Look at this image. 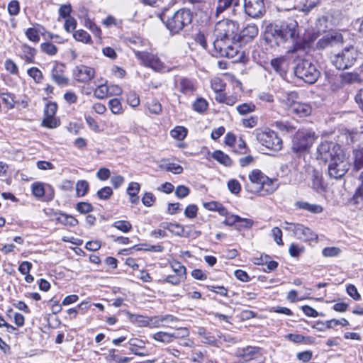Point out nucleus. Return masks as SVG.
Masks as SVG:
<instances>
[{"label": "nucleus", "instance_id": "obj_1", "mask_svg": "<svg viewBox=\"0 0 363 363\" xmlns=\"http://www.w3.org/2000/svg\"><path fill=\"white\" fill-rule=\"evenodd\" d=\"M317 157L325 162L330 161L328 174L330 178L341 179L350 170V157L341 145L333 141L321 142L317 148Z\"/></svg>", "mask_w": 363, "mask_h": 363}, {"label": "nucleus", "instance_id": "obj_2", "mask_svg": "<svg viewBox=\"0 0 363 363\" xmlns=\"http://www.w3.org/2000/svg\"><path fill=\"white\" fill-rule=\"evenodd\" d=\"M240 179L245 182L244 188L250 194L267 196L272 194L277 189V179L270 178L259 169H254L248 174L249 182L244 176Z\"/></svg>", "mask_w": 363, "mask_h": 363}, {"label": "nucleus", "instance_id": "obj_3", "mask_svg": "<svg viewBox=\"0 0 363 363\" xmlns=\"http://www.w3.org/2000/svg\"><path fill=\"white\" fill-rule=\"evenodd\" d=\"M267 40H274L276 45L287 41L297 43L299 37L298 25L295 20L284 21L280 23L269 24L266 31Z\"/></svg>", "mask_w": 363, "mask_h": 363}, {"label": "nucleus", "instance_id": "obj_4", "mask_svg": "<svg viewBox=\"0 0 363 363\" xmlns=\"http://www.w3.org/2000/svg\"><path fill=\"white\" fill-rule=\"evenodd\" d=\"M238 30L239 26L235 21L229 19L218 21L214 28L215 40L213 46H219L222 43L237 40Z\"/></svg>", "mask_w": 363, "mask_h": 363}, {"label": "nucleus", "instance_id": "obj_5", "mask_svg": "<svg viewBox=\"0 0 363 363\" xmlns=\"http://www.w3.org/2000/svg\"><path fill=\"white\" fill-rule=\"evenodd\" d=\"M315 139V133L312 130L298 129L292 137V152L298 157L303 156L309 152Z\"/></svg>", "mask_w": 363, "mask_h": 363}, {"label": "nucleus", "instance_id": "obj_6", "mask_svg": "<svg viewBox=\"0 0 363 363\" xmlns=\"http://www.w3.org/2000/svg\"><path fill=\"white\" fill-rule=\"evenodd\" d=\"M211 87L215 92V99L218 104L233 106L239 101L240 96L237 93L228 94L225 92L226 83L220 77H213L211 80Z\"/></svg>", "mask_w": 363, "mask_h": 363}, {"label": "nucleus", "instance_id": "obj_7", "mask_svg": "<svg viewBox=\"0 0 363 363\" xmlns=\"http://www.w3.org/2000/svg\"><path fill=\"white\" fill-rule=\"evenodd\" d=\"M298 94L297 91H289L284 99L285 104L291 112L298 118H305L311 116L313 108L309 103L298 101Z\"/></svg>", "mask_w": 363, "mask_h": 363}, {"label": "nucleus", "instance_id": "obj_8", "mask_svg": "<svg viewBox=\"0 0 363 363\" xmlns=\"http://www.w3.org/2000/svg\"><path fill=\"white\" fill-rule=\"evenodd\" d=\"M256 138L260 145L273 152H277L283 147L282 139L272 130L257 131Z\"/></svg>", "mask_w": 363, "mask_h": 363}, {"label": "nucleus", "instance_id": "obj_9", "mask_svg": "<svg viewBox=\"0 0 363 363\" xmlns=\"http://www.w3.org/2000/svg\"><path fill=\"white\" fill-rule=\"evenodd\" d=\"M357 50L353 45L345 47L332 59L333 65L340 70L351 67L357 60Z\"/></svg>", "mask_w": 363, "mask_h": 363}, {"label": "nucleus", "instance_id": "obj_10", "mask_svg": "<svg viewBox=\"0 0 363 363\" xmlns=\"http://www.w3.org/2000/svg\"><path fill=\"white\" fill-rule=\"evenodd\" d=\"M295 74L305 82L313 84L317 81L320 72L311 62L304 60L297 64L295 68Z\"/></svg>", "mask_w": 363, "mask_h": 363}, {"label": "nucleus", "instance_id": "obj_11", "mask_svg": "<svg viewBox=\"0 0 363 363\" xmlns=\"http://www.w3.org/2000/svg\"><path fill=\"white\" fill-rule=\"evenodd\" d=\"M57 104L54 101H48L43 110V117L41 121V126L55 129L61 125L60 118L56 116L57 111Z\"/></svg>", "mask_w": 363, "mask_h": 363}, {"label": "nucleus", "instance_id": "obj_12", "mask_svg": "<svg viewBox=\"0 0 363 363\" xmlns=\"http://www.w3.org/2000/svg\"><path fill=\"white\" fill-rule=\"evenodd\" d=\"M134 54L138 60L144 67L160 72L164 69V65L157 55L147 51H135Z\"/></svg>", "mask_w": 363, "mask_h": 363}, {"label": "nucleus", "instance_id": "obj_13", "mask_svg": "<svg viewBox=\"0 0 363 363\" xmlns=\"http://www.w3.org/2000/svg\"><path fill=\"white\" fill-rule=\"evenodd\" d=\"M32 195L37 199L44 202L52 201L55 195V189L49 184L35 182L30 186Z\"/></svg>", "mask_w": 363, "mask_h": 363}, {"label": "nucleus", "instance_id": "obj_14", "mask_svg": "<svg viewBox=\"0 0 363 363\" xmlns=\"http://www.w3.org/2000/svg\"><path fill=\"white\" fill-rule=\"evenodd\" d=\"M96 70L94 67L85 64L76 65L72 69V77L80 84H89L96 77Z\"/></svg>", "mask_w": 363, "mask_h": 363}, {"label": "nucleus", "instance_id": "obj_15", "mask_svg": "<svg viewBox=\"0 0 363 363\" xmlns=\"http://www.w3.org/2000/svg\"><path fill=\"white\" fill-rule=\"evenodd\" d=\"M238 357L245 363H264V350L256 346H247L239 351Z\"/></svg>", "mask_w": 363, "mask_h": 363}, {"label": "nucleus", "instance_id": "obj_16", "mask_svg": "<svg viewBox=\"0 0 363 363\" xmlns=\"http://www.w3.org/2000/svg\"><path fill=\"white\" fill-rule=\"evenodd\" d=\"M272 40H267L266 34L260 42V48L253 52V57L257 62L261 65L269 62L270 56L272 55Z\"/></svg>", "mask_w": 363, "mask_h": 363}, {"label": "nucleus", "instance_id": "obj_17", "mask_svg": "<svg viewBox=\"0 0 363 363\" xmlns=\"http://www.w3.org/2000/svg\"><path fill=\"white\" fill-rule=\"evenodd\" d=\"M16 56L23 62L24 65L36 63L38 50L27 43H21L16 48Z\"/></svg>", "mask_w": 363, "mask_h": 363}, {"label": "nucleus", "instance_id": "obj_18", "mask_svg": "<svg viewBox=\"0 0 363 363\" xmlns=\"http://www.w3.org/2000/svg\"><path fill=\"white\" fill-rule=\"evenodd\" d=\"M265 0H245L244 10L245 13L251 18L262 17L266 12Z\"/></svg>", "mask_w": 363, "mask_h": 363}, {"label": "nucleus", "instance_id": "obj_19", "mask_svg": "<svg viewBox=\"0 0 363 363\" xmlns=\"http://www.w3.org/2000/svg\"><path fill=\"white\" fill-rule=\"evenodd\" d=\"M66 66L61 62H55L50 70L52 80L60 86H67L69 79L65 74Z\"/></svg>", "mask_w": 363, "mask_h": 363}, {"label": "nucleus", "instance_id": "obj_20", "mask_svg": "<svg viewBox=\"0 0 363 363\" xmlns=\"http://www.w3.org/2000/svg\"><path fill=\"white\" fill-rule=\"evenodd\" d=\"M291 230L299 238L303 239L305 242L316 241L318 239V235L310 228L301 223H291Z\"/></svg>", "mask_w": 363, "mask_h": 363}, {"label": "nucleus", "instance_id": "obj_21", "mask_svg": "<svg viewBox=\"0 0 363 363\" xmlns=\"http://www.w3.org/2000/svg\"><path fill=\"white\" fill-rule=\"evenodd\" d=\"M48 215L53 217L52 220L56 224H61L67 228H74L79 224V220L74 216L62 211H55L53 209H50Z\"/></svg>", "mask_w": 363, "mask_h": 363}, {"label": "nucleus", "instance_id": "obj_22", "mask_svg": "<svg viewBox=\"0 0 363 363\" xmlns=\"http://www.w3.org/2000/svg\"><path fill=\"white\" fill-rule=\"evenodd\" d=\"M217 53L221 57H225L233 60V62H238L241 59V53L236 47L229 44V43H222L219 46H214Z\"/></svg>", "mask_w": 363, "mask_h": 363}, {"label": "nucleus", "instance_id": "obj_23", "mask_svg": "<svg viewBox=\"0 0 363 363\" xmlns=\"http://www.w3.org/2000/svg\"><path fill=\"white\" fill-rule=\"evenodd\" d=\"M165 25L171 35L179 34L182 30V11L180 9L176 11L174 14L169 17Z\"/></svg>", "mask_w": 363, "mask_h": 363}, {"label": "nucleus", "instance_id": "obj_24", "mask_svg": "<svg viewBox=\"0 0 363 363\" xmlns=\"http://www.w3.org/2000/svg\"><path fill=\"white\" fill-rule=\"evenodd\" d=\"M45 28L39 23H35L33 27L28 28L25 32V36L30 41L35 44L40 40V36L45 35Z\"/></svg>", "mask_w": 363, "mask_h": 363}, {"label": "nucleus", "instance_id": "obj_25", "mask_svg": "<svg viewBox=\"0 0 363 363\" xmlns=\"http://www.w3.org/2000/svg\"><path fill=\"white\" fill-rule=\"evenodd\" d=\"M258 32V27L255 24H248L240 32L237 40L247 43L257 37Z\"/></svg>", "mask_w": 363, "mask_h": 363}, {"label": "nucleus", "instance_id": "obj_26", "mask_svg": "<svg viewBox=\"0 0 363 363\" xmlns=\"http://www.w3.org/2000/svg\"><path fill=\"white\" fill-rule=\"evenodd\" d=\"M129 350L131 353L139 357H145L149 354L145 347V342L139 338H131L128 341Z\"/></svg>", "mask_w": 363, "mask_h": 363}, {"label": "nucleus", "instance_id": "obj_27", "mask_svg": "<svg viewBox=\"0 0 363 363\" xmlns=\"http://www.w3.org/2000/svg\"><path fill=\"white\" fill-rule=\"evenodd\" d=\"M318 33L313 31H307L304 33L301 42L294 44L293 50L298 51L310 48L311 44L318 38Z\"/></svg>", "mask_w": 363, "mask_h": 363}, {"label": "nucleus", "instance_id": "obj_28", "mask_svg": "<svg viewBox=\"0 0 363 363\" xmlns=\"http://www.w3.org/2000/svg\"><path fill=\"white\" fill-rule=\"evenodd\" d=\"M333 43H343V36L341 33H335L334 34H328L324 35L319 39L316 43L318 49H325L329 45H332Z\"/></svg>", "mask_w": 363, "mask_h": 363}, {"label": "nucleus", "instance_id": "obj_29", "mask_svg": "<svg viewBox=\"0 0 363 363\" xmlns=\"http://www.w3.org/2000/svg\"><path fill=\"white\" fill-rule=\"evenodd\" d=\"M199 333L203 338V342L214 347H218L220 346L221 343L220 339L225 341V338L222 334L218 335V338H217L213 334L206 331L203 328L199 329Z\"/></svg>", "mask_w": 363, "mask_h": 363}, {"label": "nucleus", "instance_id": "obj_30", "mask_svg": "<svg viewBox=\"0 0 363 363\" xmlns=\"http://www.w3.org/2000/svg\"><path fill=\"white\" fill-rule=\"evenodd\" d=\"M294 206L296 209L304 210L313 214L321 213L323 211V207L321 205L310 203L303 201H296Z\"/></svg>", "mask_w": 363, "mask_h": 363}, {"label": "nucleus", "instance_id": "obj_31", "mask_svg": "<svg viewBox=\"0 0 363 363\" xmlns=\"http://www.w3.org/2000/svg\"><path fill=\"white\" fill-rule=\"evenodd\" d=\"M33 269V264L29 261H23L18 267V271L23 275L25 281L31 284L34 281V277L30 274Z\"/></svg>", "mask_w": 363, "mask_h": 363}, {"label": "nucleus", "instance_id": "obj_32", "mask_svg": "<svg viewBox=\"0 0 363 363\" xmlns=\"http://www.w3.org/2000/svg\"><path fill=\"white\" fill-rule=\"evenodd\" d=\"M208 154L211 155V158L224 167H230L233 164L232 159L222 150H216L211 153L208 152Z\"/></svg>", "mask_w": 363, "mask_h": 363}, {"label": "nucleus", "instance_id": "obj_33", "mask_svg": "<svg viewBox=\"0 0 363 363\" xmlns=\"http://www.w3.org/2000/svg\"><path fill=\"white\" fill-rule=\"evenodd\" d=\"M311 187L317 193H323L327 191V184L321 174L315 172L311 179Z\"/></svg>", "mask_w": 363, "mask_h": 363}, {"label": "nucleus", "instance_id": "obj_34", "mask_svg": "<svg viewBox=\"0 0 363 363\" xmlns=\"http://www.w3.org/2000/svg\"><path fill=\"white\" fill-rule=\"evenodd\" d=\"M140 191V184L138 182H131L128 184L126 192L129 196L131 203L137 204L139 202L138 194Z\"/></svg>", "mask_w": 363, "mask_h": 363}, {"label": "nucleus", "instance_id": "obj_35", "mask_svg": "<svg viewBox=\"0 0 363 363\" xmlns=\"http://www.w3.org/2000/svg\"><path fill=\"white\" fill-rule=\"evenodd\" d=\"M83 26L89 29L99 40L102 39V30L101 28L96 24L93 19H91L88 16L84 18Z\"/></svg>", "mask_w": 363, "mask_h": 363}, {"label": "nucleus", "instance_id": "obj_36", "mask_svg": "<svg viewBox=\"0 0 363 363\" xmlns=\"http://www.w3.org/2000/svg\"><path fill=\"white\" fill-rule=\"evenodd\" d=\"M149 114L159 115L162 111L160 102L155 98H147L145 104Z\"/></svg>", "mask_w": 363, "mask_h": 363}, {"label": "nucleus", "instance_id": "obj_37", "mask_svg": "<svg viewBox=\"0 0 363 363\" xmlns=\"http://www.w3.org/2000/svg\"><path fill=\"white\" fill-rule=\"evenodd\" d=\"M239 5L240 0H218L215 15L218 17L232 6L236 7Z\"/></svg>", "mask_w": 363, "mask_h": 363}, {"label": "nucleus", "instance_id": "obj_38", "mask_svg": "<svg viewBox=\"0 0 363 363\" xmlns=\"http://www.w3.org/2000/svg\"><path fill=\"white\" fill-rule=\"evenodd\" d=\"M197 86L196 79L183 78V94L194 96L196 92Z\"/></svg>", "mask_w": 363, "mask_h": 363}, {"label": "nucleus", "instance_id": "obj_39", "mask_svg": "<svg viewBox=\"0 0 363 363\" xmlns=\"http://www.w3.org/2000/svg\"><path fill=\"white\" fill-rule=\"evenodd\" d=\"M73 38L75 40L86 45H92L94 43L90 34L84 29L76 30L73 33Z\"/></svg>", "mask_w": 363, "mask_h": 363}, {"label": "nucleus", "instance_id": "obj_40", "mask_svg": "<svg viewBox=\"0 0 363 363\" xmlns=\"http://www.w3.org/2000/svg\"><path fill=\"white\" fill-rule=\"evenodd\" d=\"M341 86L360 82V76L357 72H344L340 75Z\"/></svg>", "mask_w": 363, "mask_h": 363}, {"label": "nucleus", "instance_id": "obj_41", "mask_svg": "<svg viewBox=\"0 0 363 363\" xmlns=\"http://www.w3.org/2000/svg\"><path fill=\"white\" fill-rule=\"evenodd\" d=\"M286 60V57L281 55L270 60V65L277 73L282 75L283 74H286V70L284 67Z\"/></svg>", "mask_w": 363, "mask_h": 363}, {"label": "nucleus", "instance_id": "obj_42", "mask_svg": "<svg viewBox=\"0 0 363 363\" xmlns=\"http://www.w3.org/2000/svg\"><path fill=\"white\" fill-rule=\"evenodd\" d=\"M353 153V170L359 171L363 168V147L354 149Z\"/></svg>", "mask_w": 363, "mask_h": 363}, {"label": "nucleus", "instance_id": "obj_43", "mask_svg": "<svg viewBox=\"0 0 363 363\" xmlns=\"http://www.w3.org/2000/svg\"><path fill=\"white\" fill-rule=\"evenodd\" d=\"M40 50L41 52L50 57L55 56L58 52V48L49 41L41 43Z\"/></svg>", "mask_w": 363, "mask_h": 363}, {"label": "nucleus", "instance_id": "obj_44", "mask_svg": "<svg viewBox=\"0 0 363 363\" xmlns=\"http://www.w3.org/2000/svg\"><path fill=\"white\" fill-rule=\"evenodd\" d=\"M108 107L114 115H121L124 113L121 101L118 98L111 99L108 101Z\"/></svg>", "mask_w": 363, "mask_h": 363}, {"label": "nucleus", "instance_id": "obj_45", "mask_svg": "<svg viewBox=\"0 0 363 363\" xmlns=\"http://www.w3.org/2000/svg\"><path fill=\"white\" fill-rule=\"evenodd\" d=\"M4 67L7 73L12 76L19 77L20 69L16 62L11 58H6Z\"/></svg>", "mask_w": 363, "mask_h": 363}, {"label": "nucleus", "instance_id": "obj_46", "mask_svg": "<svg viewBox=\"0 0 363 363\" xmlns=\"http://www.w3.org/2000/svg\"><path fill=\"white\" fill-rule=\"evenodd\" d=\"M107 81L104 83L99 84L93 91L94 96L98 99H105L109 96Z\"/></svg>", "mask_w": 363, "mask_h": 363}, {"label": "nucleus", "instance_id": "obj_47", "mask_svg": "<svg viewBox=\"0 0 363 363\" xmlns=\"http://www.w3.org/2000/svg\"><path fill=\"white\" fill-rule=\"evenodd\" d=\"M256 105L252 101L245 102L236 106V111L240 116H245L256 111Z\"/></svg>", "mask_w": 363, "mask_h": 363}, {"label": "nucleus", "instance_id": "obj_48", "mask_svg": "<svg viewBox=\"0 0 363 363\" xmlns=\"http://www.w3.org/2000/svg\"><path fill=\"white\" fill-rule=\"evenodd\" d=\"M26 73L35 84H41L44 79L43 72L37 67H31L28 68Z\"/></svg>", "mask_w": 363, "mask_h": 363}, {"label": "nucleus", "instance_id": "obj_49", "mask_svg": "<svg viewBox=\"0 0 363 363\" xmlns=\"http://www.w3.org/2000/svg\"><path fill=\"white\" fill-rule=\"evenodd\" d=\"M125 102L131 108H135L140 104L139 94L133 90H130L125 94Z\"/></svg>", "mask_w": 363, "mask_h": 363}, {"label": "nucleus", "instance_id": "obj_50", "mask_svg": "<svg viewBox=\"0 0 363 363\" xmlns=\"http://www.w3.org/2000/svg\"><path fill=\"white\" fill-rule=\"evenodd\" d=\"M169 317L170 315H156L147 317V327L150 328L162 327L164 325V322Z\"/></svg>", "mask_w": 363, "mask_h": 363}, {"label": "nucleus", "instance_id": "obj_51", "mask_svg": "<svg viewBox=\"0 0 363 363\" xmlns=\"http://www.w3.org/2000/svg\"><path fill=\"white\" fill-rule=\"evenodd\" d=\"M190 351L191 353L183 351V354H186L185 359L188 360L189 362L201 363L203 361V354L201 351L196 349L191 350Z\"/></svg>", "mask_w": 363, "mask_h": 363}, {"label": "nucleus", "instance_id": "obj_52", "mask_svg": "<svg viewBox=\"0 0 363 363\" xmlns=\"http://www.w3.org/2000/svg\"><path fill=\"white\" fill-rule=\"evenodd\" d=\"M111 225L113 228L117 229L118 230L123 233H128L130 232L133 229V225L131 223L126 220H116L112 223Z\"/></svg>", "mask_w": 363, "mask_h": 363}, {"label": "nucleus", "instance_id": "obj_53", "mask_svg": "<svg viewBox=\"0 0 363 363\" xmlns=\"http://www.w3.org/2000/svg\"><path fill=\"white\" fill-rule=\"evenodd\" d=\"M192 106L194 111L200 114H203L208 108V103L204 98L199 97L194 101Z\"/></svg>", "mask_w": 363, "mask_h": 363}, {"label": "nucleus", "instance_id": "obj_54", "mask_svg": "<svg viewBox=\"0 0 363 363\" xmlns=\"http://www.w3.org/2000/svg\"><path fill=\"white\" fill-rule=\"evenodd\" d=\"M0 97L8 110H11L15 108L16 101L15 95L13 94L10 92H3L0 94Z\"/></svg>", "mask_w": 363, "mask_h": 363}, {"label": "nucleus", "instance_id": "obj_55", "mask_svg": "<svg viewBox=\"0 0 363 363\" xmlns=\"http://www.w3.org/2000/svg\"><path fill=\"white\" fill-rule=\"evenodd\" d=\"M89 190V184L86 180H79L76 184V195L82 197L87 194Z\"/></svg>", "mask_w": 363, "mask_h": 363}, {"label": "nucleus", "instance_id": "obj_56", "mask_svg": "<svg viewBox=\"0 0 363 363\" xmlns=\"http://www.w3.org/2000/svg\"><path fill=\"white\" fill-rule=\"evenodd\" d=\"M124 42L130 46L132 45L136 47H143L145 45L144 38L137 35L125 37Z\"/></svg>", "mask_w": 363, "mask_h": 363}, {"label": "nucleus", "instance_id": "obj_57", "mask_svg": "<svg viewBox=\"0 0 363 363\" xmlns=\"http://www.w3.org/2000/svg\"><path fill=\"white\" fill-rule=\"evenodd\" d=\"M136 250H145V251H152L156 252H162L164 250V247L160 245H147L146 243H142L139 245H135L133 247Z\"/></svg>", "mask_w": 363, "mask_h": 363}, {"label": "nucleus", "instance_id": "obj_58", "mask_svg": "<svg viewBox=\"0 0 363 363\" xmlns=\"http://www.w3.org/2000/svg\"><path fill=\"white\" fill-rule=\"evenodd\" d=\"M162 228L169 230L172 235H180L182 233V225L179 223L166 222L162 223Z\"/></svg>", "mask_w": 363, "mask_h": 363}, {"label": "nucleus", "instance_id": "obj_59", "mask_svg": "<svg viewBox=\"0 0 363 363\" xmlns=\"http://www.w3.org/2000/svg\"><path fill=\"white\" fill-rule=\"evenodd\" d=\"M208 291L220 295L222 297L228 296V289L224 286L219 285H206L204 286Z\"/></svg>", "mask_w": 363, "mask_h": 363}, {"label": "nucleus", "instance_id": "obj_60", "mask_svg": "<svg viewBox=\"0 0 363 363\" xmlns=\"http://www.w3.org/2000/svg\"><path fill=\"white\" fill-rule=\"evenodd\" d=\"M152 338L158 342L168 343L173 340L174 336L166 332L159 331L153 334Z\"/></svg>", "mask_w": 363, "mask_h": 363}, {"label": "nucleus", "instance_id": "obj_61", "mask_svg": "<svg viewBox=\"0 0 363 363\" xmlns=\"http://www.w3.org/2000/svg\"><path fill=\"white\" fill-rule=\"evenodd\" d=\"M113 194V189L108 186L101 188L96 192V196L100 200H108Z\"/></svg>", "mask_w": 363, "mask_h": 363}, {"label": "nucleus", "instance_id": "obj_62", "mask_svg": "<svg viewBox=\"0 0 363 363\" xmlns=\"http://www.w3.org/2000/svg\"><path fill=\"white\" fill-rule=\"evenodd\" d=\"M76 210L82 213L86 214L94 211V206L89 202L80 201L76 204Z\"/></svg>", "mask_w": 363, "mask_h": 363}, {"label": "nucleus", "instance_id": "obj_63", "mask_svg": "<svg viewBox=\"0 0 363 363\" xmlns=\"http://www.w3.org/2000/svg\"><path fill=\"white\" fill-rule=\"evenodd\" d=\"M228 189L231 194L236 196L239 195L241 192L242 187L240 182L235 179H231L228 180L227 183Z\"/></svg>", "mask_w": 363, "mask_h": 363}, {"label": "nucleus", "instance_id": "obj_64", "mask_svg": "<svg viewBox=\"0 0 363 363\" xmlns=\"http://www.w3.org/2000/svg\"><path fill=\"white\" fill-rule=\"evenodd\" d=\"M259 118L257 116H250V117L242 118L241 123L246 128H252L257 125Z\"/></svg>", "mask_w": 363, "mask_h": 363}]
</instances>
